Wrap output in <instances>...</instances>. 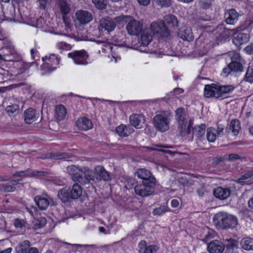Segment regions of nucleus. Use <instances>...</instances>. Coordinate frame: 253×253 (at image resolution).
Wrapping results in <instances>:
<instances>
[{"label": "nucleus", "instance_id": "54", "mask_svg": "<svg viewBox=\"0 0 253 253\" xmlns=\"http://www.w3.org/2000/svg\"><path fill=\"white\" fill-rule=\"evenodd\" d=\"M48 172L46 171H34L31 173V175L38 178H42V176H46Z\"/></svg>", "mask_w": 253, "mask_h": 253}, {"label": "nucleus", "instance_id": "22", "mask_svg": "<svg viewBox=\"0 0 253 253\" xmlns=\"http://www.w3.org/2000/svg\"><path fill=\"white\" fill-rule=\"evenodd\" d=\"M76 124L79 129L84 131L89 130L93 127L91 121L86 117L79 118L77 121Z\"/></svg>", "mask_w": 253, "mask_h": 253}, {"label": "nucleus", "instance_id": "33", "mask_svg": "<svg viewBox=\"0 0 253 253\" xmlns=\"http://www.w3.org/2000/svg\"><path fill=\"white\" fill-rule=\"evenodd\" d=\"M206 128V126L205 124H202L200 126H195L192 128L193 134L198 139L201 140L205 133Z\"/></svg>", "mask_w": 253, "mask_h": 253}, {"label": "nucleus", "instance_id": "31", "mask_svg": "<svg viewBox=\"0 0 253 253\" xmlns=\"http://www.w3.org/2000/svg\"><path fill=\"white\" fill-rule=\"evenodd\" d=\"M237 183L245 185L250 184L253 182V172H248L242 175L239 178L236 180Z\"/></svg>", "mask_w": 253, "mask_h": 253}, {"label": "nucleus", "instance_id": "12", "mask_svg": "<svg viewBox=\"0 0 253 253\" xmlns=\"http://www.w3.org/2000/svg\"><path fill=\"white\" fill-rule=\"evenodd\" d=\"M58 7L62 15L64 22L68 24L70 21L69 14L71 10L70 4L66 0H59L58 2Z\"/></svg>", "mask_w": 253, "mask_h": 253}, {"label": "nucleus", "instance_id": "36", "mask_svg": "<svg viewBox=\"0 0 253 253\" xmlns=\"http://www.w3.org/2000/svg\"><path fill=\"white\" fill-rule=\"evenodd\" d=\"M72 199H78L82 195V187L77 183H75L70 189Z\"/></svg>", "mask_w": 253, "mask_h": 253}, {"label": "nucleus", "instance_id": "23", "mask_svg": "<svg viewBox=\"0 0 253 253\" xmlns=\"http://www.w3.org/2000/svg\"><path fill=\"white\" fill-rule=\"evenodd\" d=\"M39 114L36 113V111L30 108L24 111V120L26 123L31 124L36 121L39 118Z\"/></svg>", "mask_w": 253, "mask_h": 253}, {"label": "nucleus", "instance_id": "7", "mask_svg": "<svg viewBox=\"0 0 253 253\" xmlns=\"http://www.w3.org/2000/svg\"><path fill=\"white\" fill-rule=\"evenodd\" d=\"M89 34H91L94 36L93 38H89L87 35H82V34L80 32H78V40L79 41H90L96 42L98 44H101L102 46V50H105V48H111V45L106 42L105 41L97 40L96 39V38H99L101 35L100 30L98 28L94 29L92 32H90Z\"/></svg>", "mask_w": 253, "mask_h": 253}, {"label": "nucleus", "instance_id": "56", "mask_svg": "<svg viewBox=\"0 0 253 253\" xmlns=\"http://www.w3.org/2000/svg\"><path fill=\"white\" fill-rule=\"evenodd\" d=\"M206 192L205 185L202 184L196 190V192L200 197H203Z\"/></svg>", "mask_w": 253, "mask_h": 253}, {"label": "nucleus", "instance_id": "10", "mask_svg": "<svg viewBox=\"0 0 253 253\" xmlns=\"http://www.w3.org/2000/svg\"><path fill=\"white\" fill-rule=\"evenodd\" d=\"M151 30L154 35H157L162 38H169L170 31L162 21L153 22L151 24Z\"/></svg>", "mask_w": 253, "mask_h": 253}, {"label": "nucleus", "instance_id": "63", "mask_svg": "<svg viewBox=\"0 0 253 253\" xmlns=\"http://www.w3.org/2000/svg\"><path fill=\"white\" fill-rule=\"evenodd\" d=\"M6 227V222L4 218L1 216H0V230H4Z\"/></svg>", "mask_w": 253, "mask_h": 253}, {"label": "nucleus", "instance_id": "37", "mask_svg": "<svg viewBox=\"0 0 253 253\" xmlns=\"http://www.w3.org/2000/svg\"><path fill=\"white\" fill-rule=\"evenodd\" d=\"M242 248L246 251H253V239L246 237L243 238L240 241Z\"/></svg>", "mask_w": 253, "mask_h": 253}, {"label": "nucleus", "instance_id": "2", "mask_svg": "<svg viewBox=\"0 0 253 253\" xmlns=\"http://www.w3.org/2000/svg\"><path fill=\"white\" fill-rule=\"evenodd\" d=\"M214 224L222 229H234L238 224L237 217L224 211L216 213L213 218Z\"/></svg>", "mask_w": 253, "mask_h": 253}, {"label": "nucleus", "instance_id": "28", "mask_svg": "<svg viewBox=\"0 0 253 253\" xmlns=\"http://www.w3.org/2000/svg\"><path fill=\"white\" fill-rule=\"evenodd\" d=\"M42 59L44 62H45V60H48V62H46L44 65H47L48 66H52L53 70L56 68V67H54L53 66L58 65L60 60V58L55 54H51L48 57L45 56V57H42Z\"/></svg>", "mask_w": 253, "mask_h": 253}, {"label": "nucleus", "instance_id": "5", "mask_svg": "<svg viewBox=\"0 0 253 253\" xmlns=\"http://www.w3.org/2000/svg\"><path fill=\"white\" fill-rule=\"evenodd\" d=\"M85 173L86 177L88 178L89 182L92 181L97 183L101 180L106 181L111 179L110 173L101 166H96L93 171L89 168L86 169Z\"/></svg>", "mask_w": 253, "mask_h": 253}, {"label": "nucleus", "instance_id": "48", "mask_svg": "<svg viewBox=\"0 0 253 253\" xmlns=\"http://www.w3.org/2000/svg\"><path fill=\"white\" fill-rule=\"evenodd\" d=\"M244 80L250 83H253V68L249 67L246 71Z\"/></svg>", "mask_w": 253, "mask_h": 253}, {"label": "nucleus", "instance_id": "21", "mask_svg": "<svg viewBox=\"0 0 253 253\" xmlns=\"http://www.w3.org/2000/svg\"><path fill=\"white\" fill-rule=\"evenodd\" d=\"M218 32L217 38L218 40H225L230 36L235 33V30L227 29L224 27V25H218L216 29Z\"/></svg>", "mask_w": 253, "mask_h": 253}, {"label": "nucleus", "instance_id": "38", "mask_svg": "<svg viewBox=\"0 0 253 253\" xmlns=\"http://www.w3.org/2000/svg\"><path fill=\"white\" fill-rule=\"evenodd\" d=\"M55 114L58 121L63 120L66 115V109L62 104L57 105L55 109Z\"/></svg>", "mask_w": 253, "mask_h": 253}, {"label": "nucleus", "instance_id": "47", "mask_svg": "<svg viewBox=\"0 0 253 253\" xmlns=\"http://www.w3.org/2000/svg\"><path fill=\"white\" fill-rule=\"evenodd\" d=\"M229 55L230 57L231 62H244V60L242 59L240 54L235 51H232L229 52Z\"/></svg>", "mask_w": 253, "mask_h": 253}, {"label": "nucleus", "instance_id": "60", "mask_svg": "<svg viewBox=\"0 0 253 253\" xmlns=\"http://www.w3.org/2000/svg\"><path fill=\"white\" fill-rule=\"evenodd\" d=\"M224 129V126L222 125H217V129L216 130V133L217 135L218 136H223L224 134L223 130Z\"/></svg>", "mask_w": 253, "mask_h": 253}, {"label": "nucleus", "instance_id": "49", "mask_svg": "<svg viewBox=\"0 0 253 253\" xmlns=\"http://www.w3.org/2000/svg\"><path fill=\"white\" fill-rule=\"evenodd\" d=\"M199 6L204 9H207L211 5V0H198Z\"/></svg>", "mask_w": 253, "mask_h": 253}, {"label": "nucleus", "instance_id": "53", "mask_svg": "<svg viewBox=\"0 0 253 253\" xmlns=\"http://www.w3.org/2000/svg\"><path fill=\"white\" fill-rule=\"evenodd\" d=\"M56 47L57 48H58L59 49L67 50H70L72 48V46L70 44H69L65 42H59L57 43Z\"/></svg>", "mask_w": 253, "mask_h": 253}, {"label": "nucleus", "instance_id": "59", "mask_svg": "<svg viewBox=\"0 0 253 253\" xmlns=\"http://www.w3.org/2000/svg\"><path fill=\"white\" fill-rule=\"evenodd\" d=\"M138 247L139 253H143L144 250L147 247L146 241L144 240L141 241L139 243Z\"/></svg>", "mask_w": 253, "mask_h": 253}, {"label": "nucleus", "instance_id": "42", "mask_svg": "<svg viewBox=\"0 0 253 253\" xmlns=\"http://www.w3.org/2000/svg\"><path fill=\"white\" fill-rule=\"evenodd\" d=\"M46 219L43 217H41L38 219H36L33 221V228L37 230L42 228L46 224Z\"/></svg>", "mask_w": 253, "mask_h": 253}, {"label": "nucleus", "instance_id": "61", "mask_svg": "<svg viewBox=\"0 0 253 253\" xmlns=\"http://www.w3.org/2000/svg\"><path fill=\"white\" fill-rule=\"evenodd\" d=\"M20 64L21 65L20 69L22 72H24L31 66V63H29L20 62Z\"/></svg>", "mask_w": 253, "mask_h": 253}, {"label": "nucleus", "instance_id": "6", "mask_svg": "<svg viewBox=\"0 0 253 253\" xmlns=\"http://www.w3.org/2000/svg\"><path fill=\"white\" fill-rule=\"evenodd\" d=\"M169 114L167 112L157 114L153 119L155 127L159 131L165 132L169 128Z\"/></svg>", "mask_w": 253, "mask_h": 253}, {"label": "nucleus", "instance_id": "41", "mask_svg": "<svg viewBox=\"0 0 253 253\" xmlns=\"http://www.w3.org/2000/svg\"><path fill=\"white\" fill-rule=\"evenodd\" d=\"M226 247L225 253H238V244L233 240H231L226 245Z\"/></svg>", "mask_w": 253, "mask_h": 253}, {"label": "nucleus", "instance_id": "26", "mask_svg": "<svg viewBox=\"0 0 253 253\" xmlns=\"http://www.w3.org/2000/svg\"><path fill=\"white\" fill-rule=\"evenodd\" d=\"M225 22L228 24L234 25L238 20L239 14L234 9H230L225 13Z\"/></svg>", "mask_w": 253, "mask_h": 253}, {"label": "nucleus", "instance_id": "20", "mask_svg": "<svg viewBox=\"0 0 253 253\" xmlns=\"http://www.w3.org/2000/svg\"><path fill=\"white\" fill-rule=\"evenodd\" d=\"M214 196L219 200H224L228 198L231 195V190L228 188L218 186L213 190Z\"/></svg>", "mask_w": 253, "mask_h": 253}, {"label": "nucleus", "instance_id": "13", "mask_svg": "<svg viewBox=\"0 0 253 253\" xmlns=\"http://www.w3.org/2000/svg\"><path fill=\"white\" fill-rule=\"evenodd\" d=\"M7 42L6 45L3 46L0 49V52L2 53L4 60L10 61L14 60L16 53L15 50L13 45L7 40L5 41Z\"/></svg>", "mask_w": 253, "mask_h": 253}, {"label": "nucleus", "instance_id": "55", "mask_svg": "<svg viewBox=\"0 0 253 253\" xmlns=\"http://www.w3.org/2000/svg\"><path fill=\"white\" fill-rule=\"evenodd\" d=\"M159 247L157 245H152L147 246L144 250L143 253H156L159 250Z\"/></svg>", "mask_w": 253, "mask_h": 253}, {"label": "nucleus", "instance_id": "19", "mask_svg": "<svg viewBox=\"0 0 253 253\" xmlns=\"http://www.w3.org/2000/svg\"><path fill=\"white\" fill-rule=\"evenodd\" d=\"M99 26L108 32L113 31L116 26L115 20L110 17L102 18L99 21Z\"/></svg>", "mask_w": 253, "mask_h": 253}, {"label": "nucleus", "instance_id": "18", "mask_svg": "<svg viewBox=\"0 0 253 253\" xmlns=\"http://www.w3.org/2000/svg\"><path fill=\"white\" fill-rule=\"evenodd\" d=\"M207 249L210 253H222L225 245L221 241L214 240L208 244Z\"/></svg>", "mask_w": 253, "mask_h": 253}, {"label": "nucleus", "instance_id": "15", "mask_svg": "<svg viewBox=\"0 0 253 253\" xmlns=\"http://www.w3.org/2000/svg\"><path fill=\"white\" fill-rule=\"evenodd\" d=\"M135 174L137 177L142 180L144 183L151 182L156 183L155 177L152 175L151 172L145 169H137Z\"/></svg>", "mask_w": 253, "mask_h": 253}, {"label": "nucleus", "instance_id": "24", "mask_svg": "<svg viewBox=\"0 0 253 253\" xmlns=\"http://www.w3.org/2000/svg\"><path fill=\"white\" fill-rule=\"evenodd\" d=\"M179 37L185 41H191L194 39L191 29L187 26H183L180 28L178 32Z\"/></svg>", "mask_w": 253, "mask_h": 253}, {"label": "nucleus", "instance_id": "51", "mask_svg": "<svg viewBox=\"0 0 253 253\" xmlns=\"http://www.w3.org/2000/svg\"><path fill=\"white\" fill-rule=\"evenodd\" d=\"M158 5L163 7H169L171 4L170 0H153Z\"/></svg>", "mask_w": 253, "mask_h": 253}, {"label": "nucleus", "instance_id": "29", "mask_svg": "<svg viewBox=\"0 0 253 253\" xmlns=\"http://www.w3.org/2000/svg\"><path fill=\"white\" fill-rule=\"evenodd\" d=\"M116 131L120 136L126 137L132 133L133 129L130 126L122 124L116 127Z\"/></svg>", "mask_w": 253, "mask_h": 253}, {"label": "nucleus", "instance_id": "50", "mask_svg": "<svg viewBox=\"0 0 253 253\" xmlns=\"http://www.w3.org/2000/svg\"><path fill=\"white\" fill-rule=\"evenodd\" d=\"M19 105L16 104H13L7 106L5 108V110L9 114V115H10L16 111H19Z\"/></svg>", "mask_w": 253, "mask_h": 253}, {"label": "nucleus", "instance_id": "45", "mask_svg": "<svg viewBox=\"0 0 253 253\" xmlns=\"http://www.w3.org/2000/svg\"><path fill=\"white\" fill-rule=\"evenodd\" d=\"M91 1L98 9H104L107 6L106 0H91Z\"/></svg>", "mask_w": 253, "mask_h": 253}, {"label": "nucleus", "instance_id": "43", "mask_svg": "<svg viewBox=\"0 0 253 253\" xmlns=\"http://www.w3.org/2000/svg\"><path fill=\"white\" fill-rule=\"evenodd\" d=\"M51 157L54 159H63L69 161V159L72 157V155L68 153L57 152L52 154Z\"/></svg>", "mask_w": 253, "mask_h": 253}, {"label": "nucleus", "instance_id": "8", "mask_svg": "<svg viewBox=\"0 0 253 253\" xmlns=\"http://www.w3.org/2000/svg\"><path fill=\"white\" fill-rule=\"evenodd\" d=\"M68 57L71 58L77 65H85L88 64L89 56L84 50H75L68 54Z\"/></svg>", "mask_w": 253, "mask_h": 253}, {"label": "nucleus", "instance_id": "44", "mask_svg": "<svg viewBox=\"0 0 253 253\" xmlns=\"http://www.w3.org/2000/svg\"><path fill=\"white\" fill-rule=\"evenodd\" d=\"M207 138L209 142H213L216 139V129L213 127H209L207 130Z\"/></svg>", "mask_w": 253, "mask_h": 253}, {"label": "nucleus", "instance_id": "40", "mask_svg": "<svg viewBox=\"0 0 253 253\" xmlns=\"http://www.w3.org/2000/svg\"><path fill=\"white\" fill-rule=\"evenodd\" d=\"M240 122L237 119L232 120L229 126V129L234 133L235 135H237L241 129Z\"/></svg>", "mask_w": 253, "mask_h": 253}, {"label": "nucleus", "instance_id": "25", "mask_svg": "<svg viewBox=\"0 0 253 253\" xmlns=\"http://www.w3.org/2000/svg\"><path fill=\"white\" fill-rule=\"evenodd\" d=\"M130 124L136 128L142 127V124L144 123L145 119L143 115L134 114L130 115L129 117Z\"/></svg>", "mask_w": 253, "mask_h": 253}, {"label": "nucleus", "instance_id": "58", "mask_svg": "<svg viewBox=\"0 0 253 253\" xmlns=\"http://www.w3.org/2000/svg\"><path fill=\"white\" fill-rule=\"evenodd\" d=\"M214 237V234L212 231H209L204 236L202 241L205 243L208 242L210 240L212 239Z\"/></svg>", "mask_w": 253, "mask_h": 253}, {"label": "nucleus", "instance_id": "9", "mask_svg": "<svg viewBox=\"0 0 253 253\" xmlns=\"http://www.w3.org/2000/svg\"><path fill=\"white\" fill-rule=\"evenodd\" d=\"M156 183H153L152 181L149 183L137 185L134 187V191L136 195L142 197H145L151 195L154 192Z\"/></svg>", "mask_w": 253, "mask_h": 253}, {"label": "nucleus", "instance_id": "35", "mask_svg": "<svg viewBox=\"0 0 253 253\" xmlns=\"http://www.w3.org/2000/svg\"><path fill=\"white\" fill-rule=\"evenodd\" d=\"M163 22L166 26L168 25L169 27H175L178 25V21L176 17L173 15L169 14L164 16Z\"/></svg>", "mask_w": 253, "mask_h": 253}, {"label": "nucleus", "instance_id": "46", "mask_svg": "<svg viewBox=\"0 0 253 253\" xmlns=\"http://www.w3.org/2000/svg\"><path fill=\"white\" fill-rule=\"evenodd\" d=\"M168 208L166 206H161L153 210L152 213L154 215H162L168 211Z\"/></svg>", "mask_w": 253, "mask_h": 253}, {"label": "nucleus", "instance_id": "4", "mask_svg": "<svg viewBox=\"0 0 253 253\" xmlns=\"http://www.w3.org/2000/svg\"><path fill=\"white\" fill-rule=\"evenodd\" d=\"M175 120L177 124L178 130L182 136H185L190 133L193 123L189 120L188 123L187 119V114L183 108H178L175 111Z\"/></svg>", "mask_w": 253, "mask_h": 253}, {"label": "nucleus", "instance_id": "14", "mask_svg": "<svg viewBox=\"0 0 253 253\" xmlns=\"http://www.w3.org/2000/svg\"><path fill=\"white\" fill-rule=\"evenodd\" d=\"M152 40V37L151 35L148 34L142 35L140 39L138 41V44L139 45L137 47V50L143 52H152L148 47V45Z\"/></svg>", "mask_w": 253, "mask_h": 253}, {"label": "nucleus", "instance_id": "62", "mask_svg": "<svg viewBox=\"0 0 253 253\" xmlns=\"http://www.w3.org/2000/svg\"><path fill=\"white\" fill-rule=\"evenodd\" d=\"M44 19L42 17H40L37 20V27L39 28H43L44 27Z\"/></svg>", "mask_w": 253, "mask_h": 253}, {"label": "nucleus", "instance_id": "1", "mask_svg": "<svg viewBox=\"0 0 253 253\" xmlns=\"http://www.w3.org/2000/svg\"><path fill=\"white\" fill-rule=\"evenodd\" d=\"M235 89L231 85H220L219 84H206L204 88V96L207 98L214 97L216 99H223Z\"/></svg>", "mask_w": 253, "mask_h": 253}, {"label": "nucleus", "instance_id": "11", "mask_svg": "<svg viewBox=\"0 0 253 253\" xmlns=\"http://www.w3.org/2000/svg\"><path fill=\"white\" fill-rule=\"evenodd\" d=\"M128 34L132 36H138L143 31V25L139 21L135 19L130 20L126 26Z\"/></svg>", "mask_w": 253, "mask_h": 253}, {"label": "nucleus", "instance_id": "17", "mask_svg": "<svg viewBox=\"0 0 253 253\" xmlns=\"http://www.w3.org/2000/svg\"><path fill=\"white\" fill-rule=\"evenodd\" d=\"M77 21L81 24H86L92 20L91 13L87 11L78 10L75 14Z\"/></svg>", "mask_w": 253, "mask_h": 253}, {"label": "nucleus", "instance_id": "30", "mask_svg": "<svg viewBox=\"0 0 253 253\" xmlns=\"http://www.w3.org/2000/svg\"><path fill=\"white\" fill-rule=\"evenodd\" d=\"M249 40V35L248 34L239 33L237 36L234 37L232 40L233 43L236 46H240L248 42Z\"/></svg>", "mask_w": 253, "mask_h": 253}, {"label": "nucleus", "instance_id": "16", "mask_svg": "<svg viewBox=\"0 0 253 253\" xmlns=\"http://www.w3.org/2000/svg\"><path fill=\"white\" fill-rule=\"evenodd\" d=\"M244 62H231L227 67L223 69V72L226 74H232V73L242 72L244 71Z\"/></svg>", "mask_w": 253, "mask_h": 253}, {"label": "nucleus", "instance_id": "27", "mask_svg": "<svg viewBox=\"0 0 253 253\" xmlns=\"http://www.w3.org/2000/svg\"><path fill=\"white\" fill-rule=\"evenodd\" d=\"M21 179L12 180L6 184H0V191L3 192H11L15 190V185L19 184Z\"/></svg>", "mask_w": 253, "mask_h": 253}, {"label": "nucleus", "instance_id": "64", "mask_svg": "<svg viewBox=\"0 0 253 253\" xmlns=\"http://www.w3.org/2000/svg\"><path fill=\"white\" fill-rule=\"evenodd\" d=\"M245 50L249 54H253V43L248 45L245 48Z\"/></svg>", "mask_w": 253, "mask_h": 253}, {"label": "nucleus", "instance_id": "34", "mask_svg": "<svg viewBox=\"0 0 253 253\" xmlns=\"http://www.w3.org/2000/svg\"><path fill=\"white\" fill-rule=\"evenodd\" d=\"M70 189L67 187H64L60 190L58 193V197L63 202H67L71 199L70 196Z\"/></svg>", "mask_w": 253, "mask_h": 253}, {"label": "nucleus", "instance_id": "39", "mask_svg": "<svg viewBox=\"0 0 253 253\" xmlns=\"http://www.w3.org/2000/svg\"><path fill=\"white\" fill-rule=\"evenodd\" d=\"M30 242L28 240H25L20 243L16 248L17 253H28L30 247Z\"/></svg>", "mask_w": 253, "mask_h": 253}, {"label": "nucleus", "instance_id": "57", "mask_svg": "<svg viewBox=\"0 0 253 253\" xmlns=\"http://www.w3.org/2000/svg\"><path fill=\"white\" fill-rule=\"evenodd\" d=\"M26 221L23 219H19L17 218L15 219L14 222V225L16 228H21L24 227L25 225Z\"/></svg>", "mask_w": 253, "mask_h": 253}, {"label": "nucleus", "instance_id": "3", "mask_svg": "<svg viewBox=\"0 0 253 253\" xmlns=\"http://www.w3.org/2000/svg\"><path fill=\"white\" fill-rule=\"evenodd\" d=\"M86 169H89V168L84 167L81 169L75 165H72L67 167V170L74 181L78 182L82 185L86 186V188H91L93 190L95 187L91 182H89L88 178L85 175Z\"/></svg>", "mask_w": 253, "mask_h": 253}, {"label": "nucleus", "instance_id": "52", "mask_svg": "<svg viewBox=\"0 0 253 253\" xmlns=\"http://www.w3.org/2000/svg\"><path fill=\"white\" fill-rule=\"evenodd\" d=\"M225 159L226 161L230 162H233L237 160L241 159V156L237 154H229L225 155Z\"/></svg>", "mask_w": 253, "mask_h": 253}, {"label": "nucleus", "instance_id": "32", "mask_svg": "<svg viewBox=\"0 0 253 253\" xmlns=\"http://www.w3.org/2000/svg\"><path fill=\"white\" fill-rule=\"evenodd\" d=\"M34 201L39 209L42 210L46 209L49 204V201L47 198L39 195L35 197Z\"/></svg>", "mask_w": 253, "mask_h": 253}]
</instances>
